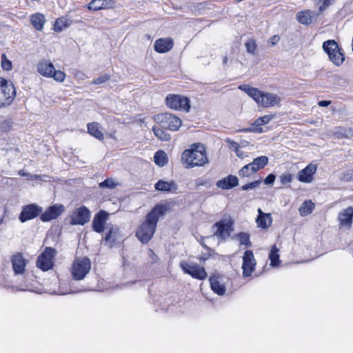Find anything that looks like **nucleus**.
Returning <instances> with one entry per match:
<instances>
[{
    "label": "nucleus",
    "instance_id": "b1692460",
    "mask_svg": "<svg viewBox=\"0 0 353 353\" xmlns=\"http://www.w3.org/2000/svg\"><path fill=\"white\" fill-rule=\"evenodd\" d=\"M353 208L348 207L339 213L338 220L341 225L350 227L352 224Z\"/></svg>",
    "mask_w": 353,
    "mask_h": 353
},
{
    "label": "nucleus",
    "instance_id": "9b49d317",
    "mask_svg": "<svg viewBox=\"0 0 353 353\" xmlns=\"http://www.w3.org/2000/svg\"><path fill=\"white\" fill-rule=\"evenodd\" d=\"M91 217L90 211L85 206H81L74 209L70 214V223L72 225H83L89 222Z\"/></svg>",
    "mask_w": 353,
    "mask_h": 353
},
{
    "label": "nucleus",
    "instance_id": "393cba45",
    "mask_svg": "<svg viewBox=\"0 0 353 353\" xmlns=\"http://www.w3.org/2000/svg\"><path fill=\"white\" fill-rule=\"evenodd\" d=\"M273 118L272 115H265L263 117H259L255 120L254 123L252 124V127L247 129L243 130L244 132H262L263 130L260 127L265 124L268 123L270 120Z\"/></svg>",
    "mask_w": 353,
    "mask_h": 353
},
{
    "label": "nucleus",
    "instance_id": "a19ab883",
    "mask_svg": "<svg viewBox=\"0 0 353 353\" xmlns=\"http://www.w3.org/2000/svg\"><path fill=\"white\" fill-rule=\"evenodd\" d=\"M237 239L241 245H250V236L248 233L241 232L237 234Z\"/></svg>",
    "mask_w": 353,
    "mask_h": 353
},
{
    "label": "nucleus",
    "instance_id": "72a5a7b5",
    "mask_svg": "<svg viewBox=\"0 0 353 353\" xmlns=\"http://www.w3.org/2000/svg\"><path fill=\"white\" fill-rule=\"evenodd\" d=\"M269 259L270 260V265L273 267L278 266L280 263L279 249L274 245L272 247L269 254Z\"/></svg>",
    "mask_w": 353,
    "mask_h": 353
},
{
    "label": "nucleus",
    "instance_id": "f3484780",
    "mask_svg": "<svg viewBox=\"0 0 353 353\" xmlns=\"http://www.w3.org/2000/svg\"><path fill=\"white\" fill-rule=\"evenodd\" d=\"M316 172V165L314 164H309L304 169L299 172L298 180L303 183H310L313 179V174Z\"/></svg>",
    "mask_w": 353,
    "mask_h": 353
},
{
    "label": "nucleus",
    "instance_id": "13d9d810",
    "mask_svg": "<svg viewBox=\"0 0 353 353\" xmlns=\"http://www.w3.org/2000/svg\"><path fill=\"white\" fill-rule=\"evenodd\" d=\"M196 185H198V186L203 185L205 184V183L203 182V181L201 179H198L196 181Z\"/></svg>",
    "mask_w": 353,
    "mask_h": 353
},
{
    "label": "nucleus",
    "instance_id": "ea45409f",
    "mask_svg": "<svg viewBox=\"0 0 353 353\" xmlns=\"http://www.w3.org/2000/svg\"><path fill=\"white\" fill-rule=\"evenodd\" d=\"M245 46L246 48V51L252 54H254L255 53V51L256 50V41L254 39H249L248 41L245 43Z\"/></svg>",
    "mask_w": 353,
    "mask_h": 353
},
{
    "label": "nucleus",
    "instance_id": "423d86ee",
    "mask_svg": "<svg viewBox=\"0 0 353 353\" xmlns=\"http://www.w3.org/2000/svg\"><path fill=\"white\" fill-rule=\"evenodd\" d=\"M91 269L90 260L87 258H77L72 265L71 274L77 281L83 279Z\"/></svg>",
    "mask_w": 353,
    "mask_h": 353
},
{
    "label": "nucleus",
    "instance_id": "39448f33",
    "mask_svg": "<svg viewBox=\"0 0 353 353\" xmlns=\"http://www.w3.org/2000/svg\"><path fill=\"white\" fill-rule=\"evenodd\" d=\"M16 94V89L12 81L0 77V108L10 105Z\"/></svg>",
    "mask_w": 353,
    "mask_h": 353
},
{
    "label": "nucleus",
    "instance_id": "79ce46f5",
    "mask_svg": "<svg viewBox=\"0 0 353 353\" xmlns=\"http://www.w3.org/2000/svg\"><path fill=\"white\" fill-rule=\"evenodd\" d=\"M261 183V180L259 179L255 181L251 182L250 183L243 185L241 187V190L245 191V190H248L255 189V188H258Z\"/></svg>",
    "mask_w": 353,
    "mask_h": 353
},
{
    "label": "nucleus",
    "instance_id": "4468645a",
    "mask_svg": "<svg viewBox=\"0 0 353 353\" xmlns=\"http://www.w3.org/2000/svg\"><path fill=\"white\" fill-rule=\"evenodd\" d=\"M42 211V208L35 204L28 205L23 208L19 216V220L24 223L28 220L37 217Z\"/></svg>",
    "mask_w": 353,
    "mask_h": 353
},
{
    "label": "nucleus",
    "instance_id": "6e6552de",
    "mask_svg": "<svg viewBox=\"0 0 353 353\" xmlns=\"http://www.w3.org/2000/svg\"><path fill=\"white\" fill-rule=\"evenodd\" d=\"M56 250L52 248H46L44 251L38 256L37 266L43 271H48L54 265L53 259Z\"/></svg>",
    "mask_w": 353,
    "mask_h": 353
},
{
    "label": "nucleus",
    "instance_id": "4be33fe9",
    "mask_svg": "<svg viewBox=\"0 0 353 353\" xmlns=\"http://www.w3.org/2000/svg\"><path fill=\"white\" fill-rule=\"evenodd\" d=\"M114 6L112 0H92L88 5V8L94 11L103 9H112Z\"/></svg>",
    "mask_w": 353,
    "mask_h": 353
},
{
    "label": "nucleus",
    "instance_id": "603ef678",
    "mask_svg": "<svg viewBox=\"0 0 353 353\" xmlns=\"http://www.w3.org/2000/svg\"><path fill=\"white\" fill-rule=\"evenodd\" d=\"M235 153H236V156L241 159H243L245 157H247V155L245 154L244 152L240 150V148L235 151Z\"/></svg>",
    "mask_w": 353,
    "mask_h": 353
},
{
    "label": "nucleus",
    "instance_id": "e433bc0d",
    "mask_svg": "<svg viewBox=\"0 0 353 353\" xmlns=\"http://www.w3.org/2000/svg\"><path fill=\"white\" fill-rule=\"evenodd\" d=\"M256 172L253 169L252 166L250 163H248L243 166L239 171V176L241 178H245V177H250L254 174H255Z\"/></svg>",
    "mask_w": 353,
    "mask_h": 353
},
{
    "label": "nucleus",
    "instance_id": "f8f14e48",
    "mask_svg": "<svg viewBox=\"0 0 353 353\" xmlns=\"http://www.w3.org/2000/svg\"><path fill=\"white\" fill-rule=\"evenodd\" d=\"M167 105L174 110L188 112L190 108V100L187 97L171 94L166 97Z\"/></svg>",
    "mask_w": 353,
    "mask_h": 353
},
{
    "label": "nucleus",
    "instance_id": "49530a36",
    "mask_svg": "<svg viewBox=\"0 0 353 353\" xmlns=\"http://www.w3.org/2000/svg\"><path fill=\"white\" fill-rule=\"evenodd\" d=\"M108 79H109V76L107 74H103V75L99 77L96 79H94L92 83L95 84V85L102 84V83H105L106 81H108Z\"/></svg>",
    "mask_w": 353,
    "mask_h": 353
},
{
    "label": "nucleus",
    "instance_id": "58836bf2",
    "mask_svg": "<svg viewBox=\"0 0 353 353\" xmlns=\"http://www.w3.org/2000/svg\"><path fill=\"white\" fill-rule=\"evenodd\" d=\"M118 185V183L115 182L112 179H107L104 181L99 183L100 188L113 189Z\"/></svg>",
    "mask_w": 353,
    "mask_h": 353
},
{
    "label": "nucleus",
    "instance_id": "6ab92c4d",
    "mask_svg": "<svg viewBox=\"0 0 353 353\" xmlns=\"http://www.w3.org/2000/svg\"><path fill=\"white\" fill-rule=\"evenodd\" d=\"M109 214L104 211H100L94 216L92 221V228L95 232L101 233L103 231L104 224Z\"/></svg>",
    "mask_w": 353,
    "mask_h": 353
},
{
    "label": "nucleus",
    "instance_id": "5fc2aeb1",
    "mask_svg": "<svg viewBox=\"0 0 353 353\" xmlns=\"http://www.w3.org/2000/svg\"><path fill=\"white\" fill-rule=\"evenodd\" d=\"M331 103L330 101H321L319 102V105L321 107H327Z\"/></svg>",
    "mask_w": 353,
    "mask_h": 353
},
{
    "label": "nucleus",
    "instance_id": "a878e982",
    "mask_svg": "<svg viewBox=\"0 0 353 353\" xmlns=\"http://www.w3.org/2000/svg\"><path fill=\"white\" fill-rule=\"evenodd\" d=\"M154 188L158 191L171 192L176 191L178 189V185L174 181L168 182L159 180L156 183Z\"/></svg>",
    "mask_w": 353,
    "mask_h": 353
},
{
    "label": "nucleus",
    "instance_id": "c03bdc74",
    "mask_svg": "<svg viewBox=\"0 0 353 353\" xmlns=\"http://www.w3.org/2000/svg\"><path fill=\"white\" fill-rule=\"evenodd\" d=\"M292 179H293L292 175L289 173H283L280 176V181L283 185H285V184L292 182Z\"/></svg>",
    "mask_w": 353,
    "mask_h": 353
},
{
    "label": "nucleus",
    "instance_id": "de8ad7c7",
    "mask_svg": "<svg viewBox=\"0 0 353 353\" xmlns=\"http://www.w3.org/2000/svg\"><path fill=\"white\" fill-rule=\"evenodd\" d=\"M334 0H323L322 4L319 7V12L321 14L323 11L330 6Z\"/></svg>",
    "mask_w": 353,
    "mask_h": 353
},
{
    "label": "nucleus",
    "instance_id": "7c9ffc66",
    "mask_svg": "<svg viewBox=\"0 0 353 353\" xmlns=\"http://www.w3.org/2000/svg\"><path fill=\"white\" fill-rule=\"evenodd\" d=\"M154 163L160 167H163L168 163V156L162 150L157 151L154 156Z\"/></svg>",
    "mask_w": 353,
    "mask_h": 353
},
{
    "label": "nucleus",
    "instance_id": "6e6d98bb",
    "mask_svg": "<svg viewBox=\"0 0 353 353\" xmlns=\"http://www.w3.org/2000/svg\"><path fill=\"white\" fill-rule=\"evenodd\" d=\"M74 76L76 77L80 78L81 79H84V77H85V74L80 71H77L74 74Z\"/></svg>",
    "mask_w": 353,
    "mask_h": 353
},
{
    "label": "nucleus",
    "instance_id": "f704fd0d",
    "mask_svg": "<svg viewBox=\"0 0 353 353\" xmlns=\"http://www.w3.org/2000/svg\"><path fill=\"white\" fill-rule=\"evenodd\" d=\"M152 131L154 135L162 141H167L170 139V134L165 132L162 128L159 126H154Z\"/></svg>",
    "mask_w": 353,
    "mask_h": 353
},
{
    "label": "nucleus",
    "instance_id": "09e8293b",
    "mask_svg": "<svg viewBox=\"0 0 353 353\" xmlns=\"http://www.w3.org/2000/svg\"><path fill=\"white\" fill-rule=\"evenodd\" d=\"M225 141L228 144V147L230 148V149L234 150V152L240 148V146L236 142L230 139H225Z\"/></svg>",
    "mask_w": 353,
    "mask_h": 353
},
{
    "label": "nucleus",
    "instance_id": "a211bd4d",
    "mask_svg": "<svg viewBox=\"0 0 353 353\" xmlns=\"http://www.w3.org/2000/svg\"><path fill=\"white\" fill-rule=\"evenodd\" d=\"M320 13L310 10L300 11L296 14L297 21L303 25H310L314 21Z\"/></svg>",
    "mask_w": 353,
    "mask_h": 353
},
{
    "label": "nucleus",
    "instance_id": "c85d7f7f",
    "mask_svg": "<svg viewBox=\"0 0 353 353\" xmlns=\"http://www.w3.org/2000/svg\"><path fill=\"white\" fill-rule=\"evenodd\" d=\"M88 132L90 134L95 137L96 139L102 141L104 139V136L101 130L99 123L97 122L89 123L87 125Z\"/></svg>",
    "mask_w": 353,
    "mask_h": 353
},
{
    "label": "nucleus",
    "instance_id": "37998d69",
    "mask_svg": "<svg viewBox=\"0 0 353 353\" xmlns=\"http://www.w3.org/2000/svg\"><path fill=\"white\" fill-rule=\"evenodd\" d=\"M1 66L4 70L9 71L12 69V62L6 58L5 54L1 57Z\"/></svg>",
    "mask_w": 353,
    "mask_h": 353
},
{
    "label": "nucleus",
    "instance_id": "3c124183",
    "mask_svg": "<svg viewBox=\"0 0 353 353\" xmlns=\"http://www.w3.org/2000/svg\"><path fill=\"white\" fill-rule=\"evenodd\" d=\"M279 40L280 37L278 35H274L270 39L268 42L272 46H274L279 41Z\"/></svg>",
    "mask_w": 353,
    "mask_h": 353
},
{
    "label": "nucleus",
    "instance_id": "052dcab7",
    "mask_svg": "<svg viewBox=\"0 0 353 353\" xmlns=\"http://www.w3.org/2000/svg\"><path fill=\"white\" fill-rule=\"evenodd\" d=\"M228 58L227 57H225L223 61V64H226L228 62Z\"/></svg>",
    "mask_w": 353,
    "mask_h": 353
},
{
    "label": "nucleus",
    "instance_id": "bf43d9fd",
    "mask_svg": "<svg viewBox=\"0 0 353 353\" xmlns=\"http://www.w3.org/2000/svg\"><path fill=\"white\" fill-rule=\"evenodd\" d=\"M110 138H112V139H114V140H116V139H117L116 136H115V133H111V134H110Z\"/></svg>",
    "mask_w": 353,
    "mask_h": 353
},
{
    "label": "nucleus",
    "instance_id": "473e14b6",
    "mask_svg": "<svg viewBox=\"0 0 353 353\" xmlns=\"http://www.w3.org/2000/svg\"><path fill=\"white\" fill-rule=\"evenodd\" d=\"M314 208V204L312 201H305L300 206L299 210L301 216H305L310 214Z\"/></svg>",
    "mask_w": 353,
    "mask_h": 353
},
{
    "label": "nucleus",
    "instance_id": "4c0bfd02",
    "mask_svg": "<svg viewBox=\"0 0 353 353\" xmlns=\"http://www.w3.org/2000/svg\"><path fill=\"white\" fill-rule=\"evenodd\" d=\"M68 21L65 18H59L57 19L54 24V30L56 32H61L64 28L68 27Z\"/></svg>",
    "mask_w": 353,
    "mask_h": 353
},
{
    "label": "nucleus",
    "instance_id": "c756f323",
    "mask_svg": "<svg viewBox=\"0 0 353 353\" xmlns=\"http://www.w3.org/2000/svg\"><path fill=\"white\" fill-rule=\"evenodd\" d=\"M268 158L266 156H261L255 158L250 164L256 172L258 170L263 168L268 164Z\"/></svg>",
    "mask_w": 353,
    "mask_h": 353
},
{
    "label": "nucleus",
    "instance_id": "ddd939ff",
    "mask_svg": "<svg viewBox=\"0 0 353 353\" xmlns=\"http://www.w3.org/2000/svg\"><path fill=\"white\" fill-rule=\"evenodd\" d=\"M256 260L253 252L251 250H246L243 256V276L244 277L250 276L255 270Z\"/></svg>",
    "mask_w": 353,
    "mask_h": 353
},
{
    "label": "nucleus",
    "instance_id": "c9c22d12",
    "mask_svg": "<svg viewBox=\"0 0 353 353\" xmlns=\"http://www.w3.org/2000/svg\"><path fill=\"white\" fill-rule=\"evenodd\" d=\"M330 61L336 65H340L342 64L345 59L344 54L341 52V50L335 51L329 55Z\"/></svg>",
    "mask_w": 353,
    "mask_h": 353
},
{
    "label": "nucleus",
    "instance_id": "f03ea898",
    "mask_svg": "<svg viewBox=\"0 0 353 353\" xmlns=\"http://www.w3.org/2000/svg\"><path fill=\"white\" fill-rule=\"evenodd\" d=\"M208 162L205 148L200 143L192 144L181 155V163L186 168L203 166Z\"/></svg>",
    "mask_w": 353,
    "mask_h": 353
},
{
    "label": "nucleus",
    "instance_id": "2f4dec72",
    "mask_svg": "<svg viewBox=\"0 0 353 353\" xmlns=\"http://www.w3.org/2000/svg\"><path fill=\"white\" fill-rule=\"evenodd\" d=\"M323 48L324 51L328 54V56L331 54V53L340 50L337 43L334 40H328L325 41L323 44Z\"/></svg>",
    "mask_w": 353,
    "mask_h": 353
},
{
    "label": "nucleus",
    "instance_id": "2eb2a0df",
    "mask_svg": "<svg viewBox=\"0 0 353 353\" xmlns=\"http://www.w3.org/2000/svg\"><path fill=\"white\" fill-rule=\"evenodd\" d=\"M65 210L63 205H54L49 207L44 213L41 215V219L43 222L50 221L57 218Z\"/></svg>",
    "mask_w": 353,
    "mask_h": 353
},
{
    "label": "nucleus",
    "instance_id": "7ed1b4c3",
    "mask_svg": "<svg viewBox=\"0 0 353 353\" xmlns=\"http://www.w3.org/2000/svg\"><path fill=\"white\" fill-rule=\"evenodd\" d=\"M239 89L245 92L249 97L253 99L258 105L263 108L278 105L281 101V97L276 94L264 92L248 84L240 85Z\"/></svg>",
    "mask_w": 353,
    "mask_h": 353
},
{
    "label": "nucleus",
    "instance_id": "864d4df0",
    "mask_svg": "<svg viewBox=\"0 0 353 353\" xmlns=\"http://www.w3.org/2000/svg\"><path fill=\"white\" fill-rule=\"evenodd\" d=\"M19 174L21 176H25V177H27V179L29 180V178H30V175H31V174L30 173H28L26 172H25L23 170H21L19 171Z\"/></svg>",
    "mask_w": 353,
    "mask_h": 353
},
{
    "label": "nucleus",
    "instance_id": "f257e3e1",
    "mask_svg": "<svg viewBox=\"0 0 353 353\" xmlns=\"http://www.w3.org/2000/svg\"><path fill=\"white\" fill-rule=\"evenodd\" d=\"M165 211L163 205H156L146 216L145 221L138 228L136 236L143 243H148L153 236L159 219Z\"/></svg>",
    "mask_w": 353,
    "mask_h": 353
},
{
    "label": "nucleus",
    "instance_id": "8fccbe9b",
    "mask_svg": "<svg viewBox=\"0 0 353 353\" xmlns=\"http://www.w3.org/2000/svg\"><path fill=\"white\" fill-rule=\"evenodd\" d=\"M275 181V176L273 174H269L264 180L265 184H272Z\"/></svg>",
    "mask_w": 353,
    "mask_h": 353
},
{
    "label": "nucleus",
    "instance_id": "bb28decb",
    "mask_svg": "<svg viewBox=\"0 0 353 353\" xmlns=\"http://www.w3.org/2000/svg\"><path fill=\"white\" fill-rule=\"evenodd\" d=\"M258 212L259 215L256 220L257 226L261 228H269L272 221L271 214L270 213L263 212L260 208L258 209Z\"/></svg>",
    "mask_w": 353,
    "mask_h": 353
},
{
    "label": "nucleus",
    "instance_id": "412c9836",
    "mask_svg": "<svg viewBox=\"0 0 353 353\" xmlns=\"http://www.w3.org/2000/svg\"><path fill=\"white\" fill-rule=\"evenodd\" d=\"M12 268L16 274H23L25 271L26 260L22 254L17 253L12 257Z\"/></svg>",
    "mask_w": 353,
    "mask_h": 353
},
{
    "label": "nucleus",
    "instance_id": "a18cd8bd",
    "mask_svg": "<svg viewBox=\"0 0 353 353\" xmlns=\"http://www.w3.org/2000/svg\"><path fill=\"white\" fill-rule=\"evenodd\" d=\"M118 239L117 237V232L113 230L112 229L109 231V232L106 234L105 241H116Z\"/></svg>",
    "mask_w": 353,
    "mask_h": 353
},
{
    "label": "nucleus",
    "instance_id": "1a4fd4ad",
    "mask_svg": "<svg viewBox=\"0 0 353 353\" xmlns=\"http://www.w3.org/2000/svg\"><path fill=\"white\" fill-rule=\"evenodd\" d=\"M180 267L185 273L194 279L203 280L208 276L205 269L196 263L183 261L180 263Z\"/></svg>",
    "mask_w": 353,
    "mask_h": 353
},
{
    "label": "nucleus",
    "instance_id": "aec40b11",
    "mask_svg": "<svg viewBox=\"0 0 353 353\" xmlns=\"http://www.w3.org/2000/svg\"><path fill=\"white\" fill-rule=\"evenodd\" d=\"M210 286L214 292L219 295H223L226 289L223 281V278L218 275H213L210 277Z\"/></svg>",
    "mask_w": 353,
    "mask_h": 353
},
{
    "label": "nucleus",
    "instance_id": "0eeeda50",
    "mask_svg": "<svg viewBox=\"0 0 353 353\" xmlns=\"http://www.w3.org/2000/svg\"><path fill=\"white\" fill-rule=\"evenodd\" d=\"M154 121L163 129L176 131L181 125V119L170 113H162L154 117Z\"/></svg>",
    "mask_w": 353,
    "mask_h": 353
},
{
    "label": "nucleus",
    "instance_id": "9d476101",
    "mask_svg": "<svg viewBox=\"0 0 353 353\" xmlns=\"http://www.w3.org/2000/svg\"><path fill=\"white\" fill-rule=\"evenodd\" d=\"M233 225L234 221L230 217L221 220L214 225V227L216 228L214 235L219 239L225 240L230 236L232 232H233Z\"/></svg>",
    "mask_w": 353,
    "mask_h": 353
},
{
    "label": "nucleus",
    "instance_id": "dca6fc26",
    "mask_svg": "<svg viewBox=\"0 0 353 353\" xmlns=\"http://www.w3.org/2000/svg\"><path fill=\"white\" fill-rule=\"evenodd\" d=\"M174 46V41L171 37L157 39L154 45V49L159 53H166L170 51Z\"/></svg>",
    "mask_w": 353,
    "mask_h": 353
},
{
    "label": "nucleus",
    "instance_id": "20e7f679",
    "mask_svg": "<svg viewBox=\"0 0 353 353\" xmlns=\"http://www.w3.org/2000/svg\"><path fill=\"white\" fill-rule=\"evenodd\" d=\"M37 69L41 76L53 79L59 83L63 82L66 77L64 72L56 70L53 63L48 59L41 60L37 65Z\"/></svg>",
    "mask_w": 353,
    "mask_h": 353
},
{
    "label": "nucleus",
    "instance_id": "5701e85b",
    "mask_svg": "<svg viewBox=\"0 0 353 353\" xmlns=\"http://www.w3.org/2000/svg\"><path fill=\"white\" fill-rule=\"evenodd\" d=\"M239 184V179L236 176L229 175L216 183V186L223 190H229L234 187L237 186Z\"/></svg>",
    "mask_w": 353,
    "mask_h": 353
},
{
    "label": "nucleus",
    "instance_id": "cd10ccee",
    "mask_svg": "<svg viewBox=\"0 0 353 353\" xmlns=\"http://www.w3.org/2000/svg\"><path fill=\"white\" fill-rule=\"evenodd\" d=\"M30 21L36 30H41L46 22V19L43 14L38 12L30 15Z\"/></svg>",
    "mask_w": 353,
    "mask_h": 353
},
{
    "label": "nucleus",
    "instance_id": "4d7b16f0",
    "mask_svg": "<svg viewBox=\"0 0 353 353\" xmlns=\"http://www.w3.org/2000/svg\"><path fill=\"white\" fill-rule=\"evenodd\" d=\"M41 176L37 174H31L30 175L29 180H34V179H41Z\"/></svg>",
    "mask_w": 353,
    "mask_h": 353
},
{
    "label": "nucleus",
    "instance_id": "680f3d73",
    "mask_svg": "<svg viewBox=\"0 0 353 353\" xmlns=\"http://www.w3.org/2000/svg\"><path fill=\"white\" fill-rule=\"evenodd\" d=\"M139 121H140L141 123H143L144 121H143V119H140V120H139Z\"/></svg>",
    "mask_w": 353,
    "mask_h": 353
}]
</instances>
